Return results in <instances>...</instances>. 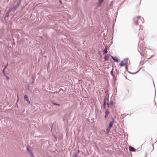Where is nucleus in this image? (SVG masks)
<instances>
[{
	"label": "nucleus",
	"instance_id": "24",
	"mask_svg": "<svg viewBox=\"0 0 157 157\" xmlns=\"http://www.w3.org/2000/svg\"><path fill=\"white\" fill-rule=\"evenodd\" d=\"M7 65H8V64H7L6 65V66H5V67L4 68V69H5L6 68V67H7Z\"/></svg>",
	"mask_w": 157,
	"mask_h": 157
},
{
	"label": "nucleus",
	"instance_id": "18",
	"mask_svg": "<svg viewBox=\"0 0 157 157\" xmlns=\"http://www.w3.org/2000/svg\"><path fill=\"white\" fill-rule=\"evenodd\" d=\"M24 98L25 100H26L28 98V97L26 95H24Z\"/></svg>",
	"mask_w": 157,
	"mask_h": 157
},
{
	"label": "nucleus",
	"instance_id": "10",
	"mask_svg": "<svg viewBox=\"0 0 157 157\" xmlns=\"http://www.w3.org/2000/svg\"><path fill=\"white\" fill-rule=\"evenodd\" d=\"M111 58L115 62H118V60L116 59L115 58L113 57V56H111Z\"/></svg>",
	"mask_w": 157,
	"mask_h": 157
},
{
	"label": "nucleus",
	"instance_id": "7",
	"mask_svg": "<svg viewBox=\"0 0 157 157\" xmlns=\"http://www.w3.org/2000/svg\"><path fill=\"white\" fill-rule=\"evenodd\" d=\"M129 150L131 151H135V149L131 146L129 147Z\"/></svg>",
	"mask_w": 157,
	"mask_h": 157
},
{
	"label": "nucleus",
	"instance_id": "13",
	"mask_svg": "<svg viewBox=\"0 0 157 157\" xmlns=\"http://www.w3.org/2000/svg\"><path fill=\"white\" fill-rule=\"evenodd\" d=\"M99 4L100 5H101L102 2L104 0H98Z\"/></svg>",
	"mask_w": 157,
	"mask_h": 157
},
{
	"label": "nucleus",
	"instance_id": "1",
	"mask_svg": "<svg viewBox=\"0 0 157 157\" xmlns=\"http://www.w3.org/2000/svg\"><path fill=\"white\" fill-rule=\"evenodd\" d=\"M128 63V59L126 58L124 59L123 61H121L120 63V66L121 67H124L125 66V68L127 69V65Z\"/></svg>",
	"mask_w": 157,
	"mask_h": 157
},
{
	"label": "nucleus",
	"instance_id": "11",
	"mask_svg": "<svg viewBox=\"0 0 157 157\" xmlns=\"http://www.w3.org/2000/svg\"><path fill=\"white\" fill-rule=\"evenodd\" d=\"M106 107L105 99H104V102L103 104V108L105 109Z\"/></svg>",
	"mask_w": 157,
	"mask_h": 157
},
{
	"label": "nucleus",
	"instance_id": "28",
	"mask_svg": "<svg viewBox=\"0 0 157 157\" xmlns=\"http://www.w3.org/2000/svg\"><path fill=\"white\" fill-rule=\"evenodd\" d=\"M18 96L17 95V99L18 100Z\"/></svg>",
	"mask_w": 157,
	"mask_h": 157
},
{
	"label": "nucleus",
	"instance_id": "17",
	"mask_svg": "<svg viewBox=\"0 0 157 157\" xmlns=\"http://www.w3.org/2000/svg\"><path fill=\"white\" fill-rule=\"evenodd\" d=\"M11 10V11H14L16 9V8H15V7L12 8H10Z\"/></svg>",
	"mask_w": 157,
	"mask_h": 157
},
{
	"label": "nucleus",
	"instance_id": "30",
	"mask_svg": "<svg viewBox=\"0 0 157 157\" xmlns=\"http://www.w3.org/2000/svg\"><path fill=\"white\" fill-rule=\"evenodd\" d=\"M138 73V72H136L135 73Z\"/></svg>",
	"mask_w": 157,
	"mask_h": 157
},
{
	"label": "nucleus",
	"instance_id": "2",
	"mask_svg": "<svg viewBox=\"0 0 157 157\" xmlns=\"http://www.w3.org/2000/svg\"><path fill=\"white\" fill-rule=\"evenodd\" d=\"M137 19H140L142 21V23H144V18H141L140 16H138L137 17H135L134 18V24L136 25H138V21H136Z\"/></svg>",
	"mask_w": 157,
	"mask_h": 157
},
{
	"label": "nucleus",
	"instance_id": "29",
	"mask_svg": "<svg viewBox=\"0 0 157 157\" xmlns=\"http://www.w3.org/2000/svg\"><path fill=\"white\" fill-rule=\"evenodd\" d=\"M21 0H19V1H20V2H21Z\"/></svg>",
	"mask_w": 157,
	"mask_h": 157
},
{
	"label": "nucleus",
	"instance_id": "6",
	"mask_svg": "<svg viewBox=\"0 0 157 157\" xmlns=\"http://www.w3.org/2000/svg\"><path fill=\"white\" fill-rule=\"evenodd\" d=\"M21 2L20 1L18 2L17 4L14 6L15 7V8H17L21 4Z\"/></svg>",
	"mask_w": 157,
	"mask_h": 157
},
{
	"label": "nucleus",
	"instance_id": "22",
	"mask_svg": "<svg viewBox=\"0 0 157 157\" xmlns=\"http://www.w3.org/2000/svg\"><path fill=\"white\" fill-rule=\"evenodd\" d=\"M26 101L28 103L30 104V101L29 100H28V99L26 100Z\"/></svg>",
	"mask_w": 157,
	"mask_h": 157
},
{
	"label": "nucleus",
	"instance_id": "8",
	"mask_svg": "<svg viewBox=\"0 0 157 157\" xmlns=\"http://www.w3.org/2000/svg\"><path fill=\"white\" fill-rule=\"evenodd\" d=\"M11 11V10L10 9H9V10H8V11H7L6 15V16H5V17H8L9 15V14L10 13V12Z\"/></svg>",
	"mask_w": 157,
	"mask_h": 157
},
{
	"label": "nucleus",
	"instance_id": "4",
	"mask_svg": "<svg viewBox=\"0 0 157 157\" xmlns=\"http://www.w3.org/2000/svg\"><path fill=\"white\" fill-rule=\"evenodd\" d=\"M114 102L113 101H110L109 103L108 102L107 105L109 108H111L113 107Z\"/></svg>",
	"mask_w": 157,
	"mask_h": 157
},
{
	"label": "nucleus",
	"instance_id": "3",
	"mask_svg": "<svg viewBox=\"0 0 157 157\" xmlns=\"http://www.w3.org/2000/svg\"><path fill=\"white\" fill-rule=\"evenodd\" d=\"M26 148H27V150L28 152L30 154L31 157H34L33 154V153L31 151V150L30 149L29 147L28 146H27Z\"/></svg>",
	"mask_w": 157,
	"mask_h": 157
},
{
	"label": "nucleus",
	"instance_id": "27",
	"mask_svg": "<svg viewBox=\"0 0 157 157\" xmlns=\"http://www.w3.org/2000/svg\"><path fill=\"white\" fill-rule=\"evenodd\" d=\"M51 129L52 131V127H51Z\"/></svg>",
	"mask_w": 157,
	"mask_h": 157
},
{
	"label": "nucleus",
	"instance_id": "14",
	"mask_svg": "<svg viewBox=\"0 0 157 157\" xmlns=\"http://www.w3.org/2000/svg\"><path fill=\"white\" fill-rule=\"evenodd\" d=\"M116 117L115 116L114 117L112 118V121H111V122L114 123V122L115 121V120L116 119Z\"/></svg>",
	"mask_w": 157,
	"mask_h": 157
},
{
	"label": "nucleus",
	"instance_id": "23",
	"mask_svg": "<svg viewBox=\"0 0 157 157\" xmlns=\"http://www.w3.org/2000/svg\"><path fill=\"white\" fill-rule=\"evenodd\" d=\"M104 59H105V61H106L107 60H108V59L105 57L104 58Z\"/></svg>",
	"mask_w": 157,
	"mask_h": 157
},
{
	"label": "nucleus",
	"instance_id": "26",
	"mask_svg": "<svg viewBox=\"0 0 157 157\" xmlns=\"http://www.w3.org/2000/svg\"><path fill=\"white\" fill-rule=\"evenodd\" d=\"M80 151V150H78V153H77V154H78L79 153Z\"/></svg>",
	"mask_w": 157,
	"mask_h": 157
},
{
	"label": "nucleus",
	"instance_id": "21",
	"mask_svg": "<svg viewBox=\"0 0 157 157\" xmlns=\"http://www.w3.org/2000/svg\"><path fill=\"white\" fill-rule=\"evenodd\" d=\"M5 70V69H4V68L3 69V70H2V72H3V73L4 75L6 76V75H5V72H4Z\"/></svg>",
	"mask_w": 157,
	"mask_h": 157
},
{
	"label": "nucleus",
	"instance_id": "16",
	"mask_svg": "<svg viewBox=\"0 0 157 157\" xmlns=\"http://www.w3.org/2000/svg\"><path fill=\"white\" fill-rule=\"evenodd\" d=\"M53 104L54 105L60 106V105L59 104H57L55 103H53Z\"/></svg>",
	"mask_w": 157,
	"mask_h": 157
},
{
	"label": "nucleus",
	"instance_id": "25",
	"mask_svg": "<svg viewBox=\"0 0 157 157\" xmlns=\"http://www.w3.org/2000/svg\"><path fill=\"white\" fill-rule=\"evenodd\" d=\"M6 77L7 79L8 80H9V78L7 76H6Z\"/></svg>",
	"mask_w": 157,
	"mask_h": 157
},
{
	"label": "nucleus",
	"instance_id": "19",
	"mask_svg": "<svg viewBox=\"0 0 157 157\" xmlns=\"http://www.w3.org/2000/svg\"><path fill=\"white\" fill-rule=\"evenodd\" d=\"M78 155L76 153H75L73 157H78Z\"/></svg>",
	"mask_w": 157,
	"mask_h": 157
},
{
	"label": "nucleus",
	"instance_id": "9",
	"mask_svg": "<svg viewBox=\"0 0 157 157\" xmlns=\"http://www.w3.org/2000/svg\"><path fill=\"white\" fill-rule=\"evenodd\" d=\"M107 52H108L107 51V49H106V48L105 47V49L103 50V54H106L107 53Z\"/></svg>",
	"mask_w": 157,
	"mask_h": 157
},
{
	"label": "nucleus",
	"instance_id": "15",
	"mask_svg": "<svg viewBox=\"0 0 157 157\" xmlns=\"http://www.w3.org/2000/svg\"><path fill=\"white\" fill-rule=\"evenodd\" d=\"M111 128H109V127H108L106 129V131L107 133H109L110 131V129Z\"/></svg>",
	"mask_w": 157,
	"mask_h": 157
},
{
	"label": "nucleus",
	"instance_id": "20",
	"mask_svg": "<svg viewBox=\"0 0 157 157\" xmlns=\"http://www.w3.org/2000/svg\"><path fill=\"white\" fill-rule=\"evenodd\" d=\"M155 98H154V103H155V104H156V102L155 101Z\"/></svg>",
	"mask_w": 157,
	"mask_h": 157
},
{
	"label": "nucleus",
	"instance_id": "12",
	"mask_svg": "<svg viewBox=\"0 0 157 157\" xmlns=\"http://www.w3.org/2000/svg\"><path fill=\"white\" fill-rule=\"evenodd\" d=\"M114 123L112 122H110V123H109V128H111L113 125V124Z\"/></svg>",
	"mask_w": 157,
	"mask_h": 157
},
{
	"label": "nucleus",
	"instance_id": "31",
	"mask_svg": "<svg viewBox=\"0 0 157 157\" xmlns=\"http://www.w3.org/2000/svg\"><path fill=\"white\" fill-rule=\"evenodd\" d=\"M138 73V72H136L135 73Z\"/></svg>",
	"mask_w": 157,
	"mask_h": 157
},
{
	"label": "nucleus",
	"instance_id": "5",
	"mask_svg": "<svg viewBox=\"0 0 157 157\" xmlns=\"http://www.w3.org/2000/svg\"><path fill=\"white\" fill-rule=\"evenodd\" d=\"M110 113V112L108 110H107L106 111L105 113V119H106L108 117V115Z\"/></svg>",
	"mask_w": 157,
	"mask_h": 157
}]
</instances>
